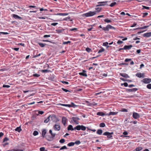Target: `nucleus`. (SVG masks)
Wrapping results in <instances>:
<instances>
[{"mask_svg":"<svg viewBox=\"0 0 151 151\" xmlns=\"http://www.w3.org/2000/svg\"><path fill=\"white\" fill-rule=\"evenodd\" d=\"M96 14V12L90 11L88 13L83 14L82 15L85 16L86 17H90L95 15Z\"/></svg>","mask_w":151,"mask_h":151,"instance_id":"nucleus-1","label":"nucleus"},{"mask_svg":"<svg viewBox=\"0 0 151 151\" xmlns=\"http://www.w3.org/2000/svg\"><path fill=\"white\" fill-rule=\"evenodd\" d=\"M72 119V122H73L76 124H79L78 120L80 119L79 118L77 117H73Z\"/></svg>","mask_w":151,"mask_h":151,"instance_id":"nucleus-2","label":"nucleus"},{"mask_svg":"<svg viewBox=\"0 0 151 151\" xmlns=\"http://www.w3.org/2000/svg\"><path fill=\"white\" fill-rule=\"evenodd\" d=\"M113 133V132L109 133L108 132H106L103 134V135H106L108 137L110 138L112 137V134Z\"/></svg>","mask_w":151,"mask_h":151,"instance_id":"nucleus-3","label":"nucleus"},{"mask_svg":"<svg viewBox=\"0 0 151 151\" xmlns=\"http://www.w3.org/2000/svg\"><path fill=\"white\" fill-rule=\"evenodd\" d=\"M132 116L135 119H137L140 117L139 115L137 113L134 112L133 113Z\"/></svg>","mask_w":151,"mask_h":151,"instance_id":"nucleus-4","label":"nucleus"},{"mask_svg":"<svg viewBox=\"0 0 151 151\" xmlns=\"http://www.w3.org/2000/svg\"><path fill=\"white\" fill-rule=\"evenodd\" d=\"M54 128L55 130L58 131L60 130V127L59 124H56L54 126Z\"/></svg>","mask_w":151,"mask_h":151,"instance_id":"nucleus-5","label":"nucleus"},{"mask_svg":"<svg viewBox=\"0 0 151 151\" xmlns=\"http://www.w3.org/2000/svg\"><path fill=\"white\" fill-rule=\"evenodd\" d=\"M50 117L51 118V120L55 122H56L58 121L57 118H56V116L55 115H50Z\"/></svg>","mask_w":151,"mask_h":151,"instance_id":"nucleus-6","label":"nucleus"},{"mask_svg":"<svg viewBox=\"0 0 151 151\" xmlns=\"http://www.w3.org/2000/svg\"><path fill=\"white\" fill-rule=\"evenodd\" d=\"M142 81L145 83H148L151 82V79L150 78H144L142 80Z\"/></svg>","mask_w":151,"mask_h":151,"instance_id":"nucleus-7","label":"nucleus"},{"mask_svg":"<svg viewBox=\"0 0 151 151\" xmlns=\"http://www.w3.org/2000/svg\"><path fill=\"white\" fill-rule=\"evenodd\" d=\"M118 112L110 111L109 114H106V115L109 116L111 115H115L117 114Z\"/></svg>","mask_w":151,"mask_h":151,"instance_id":"nucleus-8","label":"nucleus"},{"mask_svg":"<svg viewBox=\"0 0 151 151\" xmlns=\"http://www.w3.org/2000/svg\"><path fill=\"white\" fill-rule=\"evenodd\" d=\"M86 71L83 70L82 72L79 73V74L80 75L85 77H87V75L86 73Z\"/></svg>","mask_w":151,"mask_h":151,"instance_id":"nucleus-9","label":"nucleus"},{"mask_svg":"<svg viewBox=\"0 0 151 151\" xmlns=\"http://www.w3.org/2000/svg\"><path fill=\"white\" fill-rule=\"evenodd\" d=\"M136 76L139 78L144 77V74L141 73L140 72L137 73L136 74Z\"/></svg>","mask_w":151,"mask_h":151,"instance_id":"nucleus-10","label":"nucleus"},{"mask_svg":"<svg viewBox=\"0 0 151 151\" xmlns=\"http://www.w3.org/2000/svg\"><path fill=\"white\" fill-rule=\"evenodd\" d=\"M67 119L65 117H63L62 118V122L64 126L65 125Z\"/></svg>","mask_w":151,"mask_h":151,"instance_id":"nucleus-11","label":"nucleus"},{"mask_svg":"<svg viewBox=\"0 0 151 151\" xmlns=\"http://www.w3.org/2000/svg\"><path fill=\"white\" fill-rule=\"evenodd\" d=\"M132 47V45H125L124 47V50H129Z\"/></svg>","mask_w":151,"mask_h":151,"instance_id":"nucleus-12","label":"nucleus"},{"mask_svg":"<svg viewBox=\"0 0 151 151\" xmlns=\"http://www.w3.org/2000/svg\"><path fill=\"white\" fill-rule=\"evenodd\" d=\"M107 2L101 1L99 2L98 3L99 4L97 6H102L106 5Z\"/></svg>","mask_w":151,"mask_h":151,"instance_id":"nucleus-13","label":"nucleus"},{"mask_svg":"<svg viewBox=\"0 0 151 151\" xmlns=\"http://www.w3.org/2000/svg\"><path fill=\"white\" fill-rule=\"evenodd\" d=\"M143 36L144 37H149L151 36V32H149L144 34Z\"/></svg>","mask_w":151,"mask_h":151,"instance_id":"nucleus-14","label":"nucleus"},{"mask_svg":"<svg viewBox=\"0 0 151 151\" xmlns=\"http://www.w3.org/2000/svg\"><path fill=\"white\" fill-rule=\"evenodd\" d=\"M120 75L126 78H129V76H128V75L126 73H121L120 74Z\"/></svg>","mask_w":151,"mask_h":151,"instance_id":"nucleus-15","label":"nucleus"},{"mask_svg":"<svg viewBox=\"0 0 151 151\" xmlns=\"http://www.w3.org/2000/svg\"><path fill=\"white\" fill-rule=\"evenodd\" d=\"M68 130H71V131L74 130V128L73 127V126L71 125L68 126Z\"/></svg>","mask_w":151,"mask_h":151,"instance_id":"nucleus-16","label":"nucleus"},{"mask_svg":"<svg viewBox=\"0 0 151 151\" xmlns=\"http://www.w3.org/2000/svg\"><path fill=\"white\" fill-rule=\"evenodd\" d=\"M12 16L14 18L16 19H22V18L20 17L15 14H13L12 15Z\"/></svg>","mask_w":151,"mask_h":151,"instance_id":"nucleus-17","label":"nucleus"},{"mask_svg":"<svg viewBox=\"0 0 151 151\" xmlns=\"http://www.w3.org/2000/svg\"><path fill=\"white\" fill-rule=\"evenodd\" d=\"M81 125H78L74 128V130H79L81 129Z\"/></svg>","mask_w":151,"mask_h":151,"instance_id":"nucleus-18","label":"nucleus"},{"mask_svg":"<svg viewBox=\"0 0 151 151\" xmlns=\"http://www.w3.org/2000/svg\"><path fill=\"white\" fill-rule=\"evenodd\" d=\"M97 114L98 115L101 116H104V115H106V114H105L104 113L102 112H98L97 113Z\"/></svg>","mask_w":151,"mask_h":151,"instance_id":"nucleus-19","label":"nucleus"},{"mask_svg":"<svg viewBox=\"0 0 151 151\" xmlns=\"http://www.w3.org/2000/svg\"><path fill=\"white\" fill-rule=\"evenodd\" d=\"M49 133L51 134L52 138H54L55 137L56 134L55 133H53L51 130H50Z\"/></svg>","mask_w":151,"mask_h":151,"instance_id":"nucleus-20","label":"nucleus"},{"mask_svg":"<svg viewBox=\"0 0 151 151\" xmlns=\"http://www.w3.org/2000/svg\"><path fill=\"white\" fill-rule=\"evenodd\" d=\"M15 130L16 131L18 132H19L22 130V129L20 127H17L15 129Z\"/></svg>","mask_w":151,"mask_h":151,"instance_id":"nucleus-21","label":"nucleus"},{"mask_svg":"<svg viewBox=\"0 0 151 151\" xmlns=\"http://www.w3.org/2000/svg\"><path fill=\"white\" fill-rule=\"evenodd\" d=\"M50 116L47 117V118L45 120L44 122L45 123H47L50 120Z\"/></svg>","mask_w":151,"mask_h":151,"instance_id":"nucleus-22","label":"nucleus"},{"mask_svg":"<svg viewBox=\"0 0 151 151\" xmlns=\"http://www.w3.org/2000/svg\"><path fill=\"white\" fill-rule=\"evenodd\" d=\"M46 133V130L45 129H43L42 132V136L44 137Z\"/></svg>","mask_w":151,"mask_h":151,"instance_id":"nucleus-23","label":"nucleus"},{"mask_svg":"<svg viewBox=\"0 0 151 151\" xmlns=\"http://www.w3.org/2000/svg\"><path fill=\"white\" fill-rule=\"evenodd\" d=\"M107 26L109 30V29H115V28L114 27L111 26L110 25H107Z\"/></svg>","mask_w":151,"mask_h":151,"instance_id":"nucleus-24","label":"nucleus"},{"mask_svg":"<svg viewBox=\"0 0 151 151\" xmlns=\"http://www.w3.org/2000/svg\"><path fill=\"white\" fill-rule=\"evenodd\" d=\"M68 14V13H58L56 14L57 15H59L61 16H66Z\"/></svg>","mask_w":151,"mask_h":151,"instance_id":"nucleus-25","label":"nucleus"},{"mask_svg":"<svg viewBox=\"0 0 151 151\" xmlns=\"http://www.w3.org/2000/svg\"><path fill=\"white\" fill-rule=\"evenodd\" d=\"M103 131L101 129H99L98 130V131L97 132V134H101L102 133Z\"/></svg>","mask_w":151,"mask_h":151,"instance_id":"nucleus-26","label":"nucleus"},{"mask_svg":"<svg viewBox=\"0 0 151 151\" xmlns=\"http://www.w3.org/2000/svg\"><path fill=\"white\" fill-rule=\"evenodd\" d=\"M75 144V143L73 142H71L68 144V146L69 147L73 146Z\"/></svg>","mask_w":151,"mask_h":151,"instance_id":"nucleus-27","label":"nucleus"},{"mask_svg":"<svg viewBox=\"0 0 151 151\" xmlns=\"http://www.w3.org/2000/svg\"><path fill=\"white\" fill-rule=\"evenodd\" d=\"M116 4H116V2H113L111 3V4L109 5V6L111 7H113Z\"/></svg>","mask_w":151,"mask_h":151,"instance_id":"nucleus-28","label":"nucleus"},{"mask_svg":"<svg viewBox=\"0 0 151 151\" xmlns=\"http://www.w3.org/2000/svg\"><path fill=\"white\" fill-rule=\"evenodd\" d=\"M81 129L83 131H84L86 130V128L83 125H81Z\"/></svg>","mask_w":151,"mask_h":151,"instance_id":"nucleus-29","label":"nucleus"},{"mask_svg":"<svg viewBox=\"0 0 151 151\" xmlns=\"http://www.w3.org/2000/svg\"><path fill=\"white\" fill-rule=\"evenodd\" d=\"M142 149V148L141 147H137L136 149V151H140Z\"/></svg>","mask_w":151,"mask_h":151,"instance_id":"nucleus-30","label":"nucleus"},{"mask_svg":"<svg viewBox=\"0 0 151 151\" xmlns=\"http://www.w3.org/2000/svg\"><path fill=\"white\" fill-rule=\"evenodd\" d=\"M38 44L40 46L42 47H44L45 45H46V44H44L43 43H39Z\"/></svg>","mask_w":151,"mask_h":151,"instance_id":"nucleus-31","label":"nucleus"},{"mask_svg":"<svg viewBox=\"0 0 151 151\" xmlns=\"http://www.w3.org/2000/svg\"><path fill=\"white\" fill-rule=\"evenodd\" d=\"M70 106V107H75L77 106L76 105L73 103L71 102L70 104H69Z\"/></svg>","mask_w":151,"mask_h":151,"instance_id":"nucleus-32","label":"nucleus"},{"mask_svg":"<svg viewBox=\"0 0 151 151\" xmlns=\"http://www.w3.org/2000/svg\"><path fill=\"white\" fill-rule=\"evenodd\" d=\"M99 126L100 127H103L105 126V124L104 123H102L100 124Z\"/></svg>","mask_w":151,"mask_h":151,"instance_id":"nucleus-33","label":"nucleus"},{"mask_svg":"<svg viewBox=\"0 0 151 151\" xmlns=\"http://www.w3.org/2000/svg\"><path fill=\"white\" fill-rule=\"evenodd\" d=\"M102 29L104 31H109L107 25L105 27H103Z\"/></svg>","mask_w":151,"mask_h":151,"instance_id":"nucleus-34","label":"nucleus"},{"mask_svg":"<svg viewBox=\"0 0 151 151\" xmlns=\"http://www.w3.org/2000/svg\"><path fill=\"white\" fill-rule=\"evenodd\" d=\"M147 28V27L146 26H145L144 27H139L138 28L136 29H145Z\"/></svg>","mask_w":151,"mask_h":151,"instance_id":"nucleus-35","label":"nucleus"},{"mask_svg":"<svg viewBox=\"0 0 151 151\" xmlns=\"http://www.w3.org/2000/svg\"><path fill=\"white\" fill-rule=\"evenodd\" d=\"M108 43L107 42H106L103 43V45L105 46H107V47H109V46H108Z\"/></svg>","mask_w":151,"mask_h":151,"instance_id":"nucleus-36","label":"nucleus"},{"mask_svg":"<svg viewBox=\"0 0 151 151\" xmlns=\"http://www.w3.org/2000/svg\"><path fill=\"white\" fill-rule=\"evenodd\" d=\"M38 134V132L37 131H34L33 134L34 136H36Z\"/></svg>","mask_w":151,"mask_h":151,"instance_id":"nucleus-37","label":"nucleus"},{"mask_svg":"<svg viewBox=\"0 0 151 151\" xmlns=\"http://www.w3.org/2000/svg\"><path fill=\"white\" fill-rule=\"evenodd\" d=\"M74 143H75V144H76L77 145H78L81 143V142L80 140H78V141H76Z\"/></svg>","mask_w":151,"mask_h":151,"instance_id":"nucleus-38","label":"nucleus"},{"mask_svg":"<svg viewBox=\"0 0 151 151\" xmlns=\"http://www.w3.org/2000/svg\"><path fill=\"white\" fill-rule=\"evenodd\" d=\"M64 31V29H59L56 30L58 33H60Z\"/></svg>","mask_w":151,"mask_h":151,"instance_id":"nucleus-39","label":"nucleus"},{"mask_svg":"<svg viewBox=\"0 0 151 151\" xmlns=\"http://www.w3.org/2000/svg\"><path fill=\"white\" fill-rule=\"evenodd\" d=\"M137 88H133V89H129V91H137Z\"/></svg>","mask_w":151,"mask_h":151,"instance_id":"nucleus-40","label":"nucleus"},{"mask_svg":"<svg viewBox=\"0 0 151 151\" xmlns=\"http://www.w3.org/2000/svg\"><path fill=\"white\" fill-rule=\"evenodd\" d=\"M104 21L107 23H109L111 22V21L108 19H104Z\"/></svg>","mask_w":151,"mask_h":151,"instance_id":"nucleus-41","label":"nucleus"},{"mask_svg":"<svg viewBox=\"0 0 151 151\" xmlns=\"http://www.w3.org/2000/svg\"><path fill=\"white\" fill-rule=\"evenodd\" d=\"M33 76L34 77H39L40 76V75L37 74L36 73L33 75Z\"/></svg>","mask_w":151,"mask_h":151,"instance_id":"nucleus-42","label":"nucleus"},{"mask_svg":"<svg viewBox=\"0 0 151 151\" xmlns=\"http://www.w3.org/2000/svg\"><path fill=\"white\" fill-rule=\"evenodd\" d=\"M105 50L103 48H102L101 49H100L98 51V53H100L102 52H104V51Z\"/></svg>","mask_w":151,"mask_h":151,"instance_id":"nucleus-43","label":"nucleus"},{"mask_svg":"<svg viewBox=\"0 0 151 151\" xmlns=\"http://www.w3.org/2000/svg\"><path fill=\"white\" fill-rule=\"evenodd\" d=\"M120 111H121L126 112H127L128 111L127 110L125 109H124V108L122 109L121 110H120Z\"/></svg>","mask_w":151,"mask_h":151,"instance_id":"nucleus-44","label":"nucleus"},{"mask_svg":"<svg viewBox=\"0 0 151 151\" xmlns=\"http://www.w3.org/2000/svg\"><path fill=\"white\" fill-rule=\"evenodd\" d=\"M59 142L61 143H63L65 142V140L63 139H62L60 140Z\"/></svg>","mask_w":151,"mask_h":151,"instance_id":"nucleus-45","label":"nucleus"},{"mask_svg":"<svg viewBox=\"0 0 151 151\" xmlns=\"http://www.w3.org/2000/svg\"><path fill=\"white\" fill-rule=\"evenodd\" d=\"M86 50L87 52H90L91 51V49L88 47L86 48Z\"/></svg>","mask_w":151,"mask_h":151,"instance_id":"nucleus-46","label":"nucleus"},{"mask_svg":"<svg viewBox=\"0 0 151 151\" xmlns=\"http://www.w3.org/2000/svg\"><path fill=\"white\" fill-rule=\"evenodd\" d=\"M142 9H149V7L147 6H142Z\"/></svg>","mask_w":151,"mask_h":151,"instance_id":"nucleus-47","label":"nucleus"},{"mask_svg":"<svg viewBox=\"0 0 151 151\" xmlns=\"http://www.w3.org/2000/svg\"><path fill=\"white\" fill-rule=\"evenodd\" d=\"M148 14V13L147 12L143 13L142 14V17H145V16L147 15Z\"/></svg>","mask_w":151,"mask_h":151,"instance_id":"nucleus-48","label":"nucleus"},{"mask_svg":"<svg viewBox=\"0 0 151 151\" xmlns=\"http://www.w3.org/2000/svg\"><path fill=\"white\" fill-rule=\"evenodd\" d=\"M67 149L66 147L65 146H64L62 147H61L60 149V150H63L64 149Z\"/></svg>","mask_w":151,"mask_h":151,"instance_id":"nucleus-49","label":"nucleus"},{"mask_svg":"<svg viewBox=\"0 0 151 151\" xmlns=\"http://www.w3.org/2000/svg\"><path fill=\"white\" fill-rule=\"evenodd\" d=\"M147 87L148 89H151V84H148L147 86Z\"/></svg>","mask_w":151,"mask_h":151,"instance_id":"nucleus-50","label":"nucleus"},{"mask_svg":"<svg viewBox=\"0 0 151 151\" xmlns=\"http://www.w3.org/2000/svg\"><path fill=\"white\" fill-rule=\"evenodd\" d=\"M61 105L63 106H68V107H70V106L69 104H61Z\"/></svg>","mask_w":151,"mask_h":151,"instance_id":"nucleus-51","label":"nucleus"},{"mask_svg":"<svg viewBox=\"0 0 151 151\" xmlns=\"http://www.w3.org/2000/svg\"><path fill=\"white\" fill-rule=\"evenodd\" d=\"M124 85L125 87H127L128 86V83H124L123 84L122 83L121 85L122 86Z\"/></svg>","mask_w":151,"mask_h":151,"instance_id":"nucleus-52","label":"nucleus"},{"mask_svg":"<svg viewBox=\"0 0 151 151\" xmlns=\"http://www.w3.org/2000/svg\"><path fill=\"white\" fill-rule=\"evenodd\" d=\"M45 148L43 147H41L40 148V151H45Z\"/></svg>","mask_w":151,"mask_h":151,"instance_id":"nucleus-53","label":"nucleus"},{"mask_svg":"<svg viewBox=\"0 0 151 151\" xmlns=\"http://www.w3.org/2000/svg\"><path fill=\"white\" fill-rule=\"evenodd\" d=\"M3 87L4 88H9L10 86L9 85H4Z\"/></svg>","mask_w":151,"mask_h":151,"instance_id":"nucleus-54","label":"nucleus"},{"mask_svg":"<svg viewBox=\"0 0 151 151\" xmlns=\"http://www.w3.org/2000/svg\"><path fill=\"white\" fill-rule=\"evenodd\" d=\"M70 42V41H68L67 42H64L63 43V44H68V43H69Z\"/></svg>","mask_w":151,"mask_h":151,"instance_id":"nucleus-55","label":"nucleus"},{"mask_svg":"<svg viewBox=\"0 0 151 151\" xmlns=\"http://www.w3.org/2000/svg\"><path fill=\"white\" fill-rule=\"evenodd\" d=\"M9 140V139L7 137L5 138L3 140V142H5L6 141H7Z\"/></svg>","mask_w":151,"mask_h":151,"instance_id":"nucleus-56","label":"nucleus"},{"mask_svg":"<svg viewBox=\"0 0 151 151\" xmlns=\"http://www.w3.org/2000/svg\"><path fill=\"white\" fill-rule=\"evenodd\" d=\"M131 59L127 58L125 59V61L126 62H129V61H131Z\"/></svg>","mask_w":151,"mask_h":151,"instance_id":"nucleus-57","label":"nucleus"},{"mask_svg":"<svg viewBox=\"0 0 151 151\" xmlns=\"http://www.w3.org/2000/svg\"><path fill=\"white\" fill-rule=\"evenodd\" d=\"M77 29L76 28H73L72 29H70V31H73L75 30H76Z\"/></svg>","mask_w":151,"mask_h":151,"instance_id":"nucleus-58","label":"nucleus"},{"mask_svg":"<svg viewBox=\"0 0 151 151\" xmlns=\"http://www.w3.org/2000/svg\"><path fill=\"white\" fill-rule=\"evenodd\" d=\"M62 82L64 84H68L69 83L68 82L65 81H62Z\"/></svg>","mask_w":151,"mask_h":151,"instance_id":"nucleus-59","label":"nucleus"},{"mask_svg":"<svg viewBox=\"0 0 151 151\" xmlns=\"http://www.w3.org/2000/svg\"><path fill=\"white\" fill-rule=\"evenodd\" d=\"M123 42V41L121 40H118L117 42V43L121 44Z\"/></svg>","mask_w":151,"mask_h":151,"instance_id":"nucleus-60","label":"nucleus"},{"mask_svg":"<svg viewBox=\"0 0 151 151\" xmlns=\"http://www.w3.org/2000/svg\"><path fill=\"white\" fill-rule=\"evenodd\" d=\"M58 24V23H52L51 24V25L52 26H55L56 25H57Z\"/></svg>","mask_w":151,"mask_h":151,"instance_id":"nucleus-61","label":"nucleus"},{"mask_svg":"<svg viewBox=\"0 0 151 151\" xmlns=\"http://www.w3.org/2000/svg\"><path fill=\"white\" fill-rule=\"evenodd\" d=\"M44 113V112L42 111H39L38 113L40 114H42Z\"/></svg>","mask_w":151,"mask_h":151,"instance_id":"nucleus-62","label":"nucleus"},{"mask_svg":"<svg viewBox=\"0 0 151 151\" xmlns=\"http://www.w3.org/2000/svg\"><path fill=\"white\" fill-rule=\"evenodd\" d=\"M13 150L14 151H23L22 150H21L19 149H14Z\"/></svg>","mask_w":151,"mask_h":151,"instance_id":"nucleus-63","label":"nucleus"},{"mask_svg":"<svg viewBox=\"0 0 151 151\" xmlns=\"http://www.w3.org/2000/svg\"><path fill=\"white\" fill-rule=\"evenodd\" d=\"M62 89L65 92H69V91L68 90H67V89H64V88H62Z\"/></svg>","mask_w":151,"mask_h":151,"instance_id":"nucleus-64","label":"nucleus"}]
</instances>
